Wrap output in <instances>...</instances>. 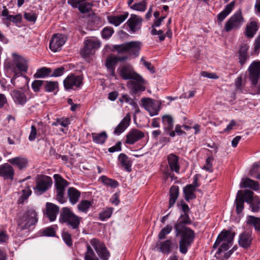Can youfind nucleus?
<instances>
[{"instance_id": "f257e3e1", "label": "nucleus", "mask_w": 260, "mask_h": 260, "mask_svg": "<svg viewBox=\"0 0 260 260\" xmlns=\"http://www.w3.org/2000/svg\"><path fill=\"white\" fill-rule=\"evenodd\" d=\"M235 234L229 231H223L218 236L214 243L213 248H216L219 246L217 251L215 254L216 258L220 260H224L230 256L231 251H228L232 246Z\"/></svg>"}, {"instance_id": "f03ea898", "label": "nucleus", "mask_w": 260, "mask_h": 260, "mask_svg": "<svg viewBox=\"0 0 260 260\" xmlns=\"http://www.w3.org/2000/svg\"><path fill=\"white\" fill-rule=\"evenodd\" d=\"M82 218L74 214L71 210L68 207L62 208L59 216V222L65 224L70 229L75 233H79V226Z\"/></svg>"}, {"instance_id": "7ed1b4c3", "label": "nucleus", "mask_w": 260, "mask_h": 260, "mask_svg": "<svg viewBox=\"0 0 260 260\" xmlns=\"http://www.w3.org/2000/svg\"><path fill=\"white\" fill-rule=\"evenodd\" d=\"M174 232L176 237H180L179 241L180 252L185 254L187 253L188 248L193 242L195 238V233L189 228L174 230Z\"/></svg>"}, {"instance_id": "20e7f679", "label": "nucleus", "mask_w": 260, "mask_h": 260, "mask_svg": "<svg viewBox=\"0 0 260 260\" xmlns=\"http://www.w3.org/2000/svg\"><path fill=\"white\" fill-rule=\"evenodd\" d=\"M37 222V214L33 209H28L23 214H19L17 219V225L21 230L29 229Z\"/></svg>"}, {"instance_id": "39448f33", "label": "nucleus", "mask_w": 260, "mask_h": 260, "mask_svg": "<svg viewBox=\"0 0 260 260\" xmlns=\"http://www.w3.org/2000/svg\"><path fill=\"white\" fill-rule=\"evenodd\" d=\"M141 42L139 41H131L120 45L113 46V49L118 53H127L129 56L137 57L139 54Z\"/></svg>"}, {"instance_id": "423d86ee", "label": "nucleus", "mask_w": 260, "mask_h": 260, "mask_svg": "<svg viewBox=\"0 0 260 260\" xmlns=\"http://www.w3.org/2000/svg\"><path fill=\"white\" fill-rule=\"evenodd\" d=\"M53 177L56 192V199L60 203L63 204L67 200L65 197V191L69 182L59 174L54 175Z\"/></svg>"}, {"instance_id": "0eeeda50", "label": "nucleus", "mask_w": 260, "mask_h": 260, "mask_svg": "<svg viewBox=\"0 0 260 260\" xmlns=\"http://www.w3.org/2000/svg\"><path fill=\"white\" fill-rule=\"evenodd\" d=\"M244 18L241 11H237L225 22L224 29L226 32L239 29L244 23Z\"/></svg>"}, {"instance_id": "6e6552de", "label": "nucleus", "mask_w": 260, "mask_h": 260, "mask_svg": "<svg viewBox=\"0 0 260 260\" xmlns=\"http://www.w3.org/2000/svg\"><path fill=\"white\" fill-rule=\"evenodd\" d=\"M36 185L34 188V192L41 195L48 190L52 184L51 177L42 175H38L36 178Z\"/></svg>"}, {"instance_id": "1a4fd4ad", "label": "nucleus", "mask_w": 260, "mask_h": 260, "mask_svg": "<svg viewBox=\"0 0 260 260\" xmlns=\"http://www.w3.org/2000/svg\"><path fill=\"white\" fill-rule=\"evenodd\" d=\"M120 76L124 80L133 79L139 82H143V78L137 74L130 65H125L118 69Z\"/></svg>"}, {"instance_id": "9d476101", "label": "nucleus", "mask_w": 260, "mask_h": 260, "mask_svg": "<svg viewBox=\"0 0 260 260\" xmlns=\"http://www.w3.org/2000/svg\"><path fill=\"white\" fill-rule=\"evenodd\" d=\"M157 250L163 254L168 255L174 249H177L178 245L176 242L170 238L165 240L158 241L156 245Z\"/></svg>"}, {"instance_id": "9b49d317", "label": "nucleus", "mask_w": 260, "mask_h": 260, "mask_svg": "<svg viewBox=\"0 0 260 260\" xmlns=\"http://www.w3.org/2000/svg\"><path fill=\"white\" fill-rule=\"evenodd\" d=\"M90 243L102 259H108L110 253L102 242L96 239L93 238L90 240Z\"/></svg>"}, {"instance_id": "f8f14e48", "label": "nucleus", "mask_w": 260, "mask_h": 260, "mask_svg": "<svg viewBox=\"0 0 260 260\" xmlns=\"http://www.w3.org/2000/svg\"><path fill=\"white\" fill-rule=\"evenodd\" d=\"M83 78L81 76L71 74L68 75L63 81L64 88L67 90L80 87L82 84Z\"/></svg>"}, {"instance_id": "ddd939ff", "label": "nucleus", "mask_w": 260, "mask_h": 260, "mask_svg": "<svg viewBox=\"0 0 260 260\" xmlns=\"http://www.w3.org/2000/svg\"><path fill=\"white\" fill-rule=\"evenodd\" d=\"M84 44V47L81 51V54L84 57L92 54L93 50L98 49L101 46L99 41L93 38L86 40Z\"/></svg>"}, {"instance_id": "4468645a", "label": "nucleus", "mask_w": 260, "mask_h": 260, "mask_svg": "<svg viewBox=\"0 0 260 260\" xmlns=\"http://www.w3.org/2000/svg\"><path fill=\"white\" fill-rule=\"evenodd\" d=\"M66 41L67 38L64 35L59 34H54L50 42L49 48L54 52L59 51Z\"/></svg>"}, {"instance_id": "2eb2a0df", "label": "nucleus", "mask_w": 260, "mask_h": 260, "mask_svg": "<svg viewBox=\"0 0 260 260\" xmlns=\"http://www.w3.org/2000/svg\"><path fill=\"white\" fill-rule=\"evenodd\" d=\"M141 101L142 106L149 113L151 116L158 114L159 108L154 100L146 98H142Z\"/></svg>"}, {"instance_id": "dca6fc26", "label": "nucleus", "mask_w": 260, "mask_h": 260, "mask_svg": "<svg viewBox=\"0 0 260 260\" xmlns=\"http://www.w3.org/2000/svg\"><path fill=\"white\" fill-rule=\"evenodd\" d=\"M145 137L144 133L138 129H132L125 136V143L133 145Z\"/></svg>"}, {"instance_id": "f3484780", "label": "nucleus", "mask_w": 260, "mask_h": 260, "mask_svg": "<svg viewBox=\"0 0 260 260\" xmlns=\"http://www.w3.org/2000/svg\"><path fill=\"white\" fill-rule=\"evenodd\" d=\"M86 0H68V3L73 8H78L79 11L83 14L90 11L92 5L85 2Z\"/></svg>"}, {"instance_id": "a211bd4d", "label": "nucleus", "mask_w": 260, "mask_h": 260, "mask_svg": "<svg viewBox=\"0 0 260 260\" xmlns=\"http://www.w3.org/2000/svg\"><path fill=\"white\" fill-rule=\"evenodd\" d=\"M11 95L17 105L23 106L27 101L26 93L23 91L14 89L12 91Z\"/></svg>"}, {"instance_id": "6ab92c4d", "label": "nucleus", "mask_w": 260, "mask_h": 260, "mask_svg": "<svg viewBox=\"0 0 260 260\" xmlns=\"http://www.w3.org/2000/svg\"><path fill=\"white\" fill-rule=\"evenodd\" d=\"M13 62L16 67L15 68H17L20 72H26L28 69L27 61L23 57L15 53L13 54Z\"/></svg>"}, {"instance_id": "aec40b11", "label": "nucleus", "mask_w": 260, "mask_h": 260, "mask_svg": "<svg viewBox=\"0 0 260 260\" xmlns=\"http://www.w3.org/2000/svg\"><path fill=\"white\" fill-rule=\"evenodd\" d=\"M14 173V169L10 164L5 163L0 166V176L5 179H10L12 181Z\"/></svg>"}, {"instance_id": "412c9836", "label": "nucleus", "mask_w": 260, "mask_h": 260, "mask_svg": "<svg viewBox=\"0 0 260 260\" xmlns=\"http://www.w3.org/2000/svg\"><path fill=\"white\" fill-rule=\"evenodd\" d=\"M248 70L251 82H255L258 81L260 75V62H253L249 67Z\"/></svg>"}, {"instance_id": "4be33fe9", "label": "nucleus", "mask_w": 260, "mask_h": 260, "mask_svg": "<svg viewBox=\"0 0 260 260\" xmlns=\"http://www.w3.org/2000/svg\"><path fill=\"white\" fill-rule=\"evenodd\" d=\"M142 21V19L141 18L136 15L132 14L126 23L130 30L133 32H135L140 29Z\"/></svg>"}, {"instance_id": "5701e85b", "label": "nucleus", "mask_w": 260, "mask_h": 260, "mask_svg": "<svg viewBox=\"0 0 260 260\" xmlns=\"http://www.w3.org/2000/svg\"><path fill=\"white\" fill-rule=\"evenodd\" d=\"M162 121L166 134L171 137H175V132H171L173 127V119L170 115H164L162 117Z\"/></svg>"}, {"instance_id": "b1692460", "label": "nucleus", "mask_w": 260, "mask_h": 260, "mask_svg": "<svg viewBox=\"0 0 260 260\" xmlns=\"http://www.w3.org/2000/svg\"><path fill=\"white\" fill-rule=\"evenodd\" d=\"M131 121L129 113L126 114L120 122L115 128L113 133L117 136L122 133L129 125Z\"/></svg>"}, {"instance_id": "393cba45", "label": "nucleus", "mask_w": 260, "mask_h": 260, "mask_svg": "<svg viewBox=\"0 0 260 260\" xmlns=\"http://www.w3.org/2000/svg\"><path fill=\"white\" fill-rule=\"evenodd\" d=\"M8 161L12 165L15 166L19 170H23L27 167L28 160L27 158L23 156H17L10 158Z\"/></svg>"}, {"instance_id": "a878e982", "label": "nucleus", "mask_w": 260, "mask_h": 260, "mask_svg": "<svg viewBox=\"0 0 260 260\" xmlns=\"http://www.w3.org/2000/svg\"><path fill=\"white\" fill-rule=\"evenodd\" d=\"M191 221L189 218L188 214H181L174 225V230H178L181 229L188 228L186 226V224H190Z\"/></svg>"}, {"instance_id": "bb28decb", "label": "nucleus", "mask_w": 260, "mask_h": 260, "mask_svg": "<svg viewBox=\"0 0 260 260\" xmlns=\"http://www.w3.org/2000/svg\"><path fill=\"white\" fill-rule=\"evenodd\" d=\"M167 160L171 170L179 173L180 170L179 157L173 153H171L168 155Z\"/></svg>"}, {"instance_id": "cd10ccee", "label": "nucleus", "mask_w": 260, "mask_h": 260, "mask_svg": "<svg viewBox=\"0 0 260 260\" xmlns=\"http://www.w3.org/2000/svg\"><path fill=\"white\" fill-rule=\"evenodd\" d=\"M251 241V235L249 232H244L240 235L238 242L242 247L248 248L250 246Z\"/></svg>"}, {"instance_id": "c85d7f7f", "label": "nucleus", "mask_w": 260, "mask_h": 260, "mask_svg": "<svg viewBox=\"0 0 260 260\" xmlns=\"http://www.w3.org/2000/svg\"><path fill=\"white\" fill-rule=\"evenodd\" d=\"M59 212V207L53 203H47L46 214L49 220L54 221Z\"/></svg>"}, {"instance_id": "c756f323", "label": "nucleus", "mask_w": 260, "mask_h": 260, "mask_svg": "<svg viewBox=\"0 0 260 260\" xmlns=\"http://www.w3.org/2000/svg\"><path fill=\"white\" fill-rule=\"evenodd\" d=\"M128 16V13L124 12L123 14L117 16H110L108 17V19L111 24L115 26H119L121 23L124 22Z\"/></svg>"}, {"instance_id": "7c9ffc66", "label": "nucleus", "mask_w": 260, "mask_h": 260, "mask_svg": "<svg viewBox=\"0 0 260 260\" xmlns=\"http://www.w3.org/2000/svg\"><path fill=\"white\" fill-rule=\"evenodd\" d=\"M240 186L241 188L248 187L254 190H258L260 188L258 182L249 178H243Z\"/></svg>"}, {"instance_id": "2f4dec72", "label": "nucleus", "mask_w": 260, "mask_h": 260, "mask_svg": "<svg viewBox=\"0 0 260 260\" xmlns=\"http://www.w3.org/2000/svg\"><path fill=\"white\" fill-rule=\"evenodd\" d=\"M68 197L72 205L76 204L80 197V192L74 187H69L68 189Z\"/></svg>"}, {"instance_id": "473e14b6", "label": "nucleus", "mask_w": 260, "mask_h": 260, "mask_svg": "<svg viewBox=\"0 0 260 260\" xmlns=\"http://www.w3.org/2000/svg\"><path fill=\"white\" fill-rule=\"evenodd\" d=\"M117 63L116 57L114 56L109 57L106 60V67L108 70L110 76L115 77V69Z\"/></svg>"}, {"instance_id": "72a5a7b5", "label": "nucleus", "mask_w": 260, "mask_h": 260, "mask_svg": "<svg viewBox=\"0 0 260 260\" xmlns=\"http://www.w3.org/2000/svg\"><path fill=\"white\" fill-rule=\"evenodd\" d=\"M235 2H232L227 5L224 10L217 15V20L218 22L221 23L230 14L234 9Z\"/></svg>"}, {"instance_id": "f704fd0d", "label": "nucleus", "mask_w": 260, "mask_h": 260, "mask_svg": "<svg viewBox=\"0 0 260 260\" xmlns=\"http://www.w3.org/2000/svg\"><path fill=\"white\" fill-rule=\"evenodd\" d=\"M179 194V187L178 186H172L170 189V199L169 207H172L175 204Z\"/></svg>"}, {"instance_id": "c9c22d12", "label": "nucleus", "mask_w": 260, "mask_h": 260, "mask_svg": "<svg viewBox=\"0 0 260 260\" xmlns=\"http://www.w3.org/2000/svg\"><path fill=\"white\" fill-rule=\"evenodd\" d=\"M245 200L244 199L243 194L241 190H239L237 192L236 202V212L237 214H240L244 208V204Z\"/></svg>"}, {"instance_id": "e433bc0d", "label": "nucleus", "mask_w": 260, "mask_h": 260, "mask_svg": "<svg viewBox=\"0 0 260 260\" xmlns=\"http://www.w3.org/2000/svg\"><path fill=\"white\" fill-rule=\"evenodd\" d=\"M196 188L191 185H187L183 189V192L185 194V199L187 201L194 199L196 198L194 194Z\"/></svg>"}, {"instance_id": "4c0bfd02", "label": "nucleus", "mask_w": 260, "mask_h": 260, "mask_svg": "<svg viewBox=\"0 0 260 260\" xmlns=\"http://www.w3.org/2000/svg\"><path fill=\"white\" fill-rule=\"evenodd\" d=\"M91 136L93 142L99 144H104L107 138V135L105 132L99 134L92 133Z\"/></svg>"}, {"instance_id": "58836bf2", "label": "nucleus", "mask_w": 260, "mask_h": 260, "mask_svg": "<svg viewBox=\"0 0 260 260\" xmlns=\"http://www.w3.org/2000/svg\"><path fill=\"white\" fill-rule=\"evenodd\" d=\"M258 30L257 24L254 21H252L246 26V36L249 38H252Z\"/></svg>"}, {"instance_id": "ea45409f", "label": "nucleus", "mask_w": 260, "mask_h": 260, "mask_svg": "<svg viewBox=\"0 0 260 260\" xmlns=\"http://www.w3.org/2000/svg\"><path fill=\"white\" fill-rule=\"evenodd\" d=\"M119 160L121 165L124 168L127 172L131 171V163L128 160V157L124 153H121L119 155Z\"/></svg>"}, {"instance_id": "a19ab883", "label": "nucleus", "mask_w": 260, "mask_h": 260, "mask_svg": "<svg viewBox=\"0 0 260 260\" xmlns=\"http://www.w3.org/2000/svg\"><path fill=\"white\" fill-rule=\"evenodd\" d=\"M51 70L50 68L43 67L37 71V72L34 75L35 78H44L49 76H50Z\"/></svg>"}, {"instance_id": "79ce46f5", "label": "nucleus", "mask_w": 260, "mask_h": 260, "mask_svg": "<svg viewBox=\"0 0 260 260\" xmlns=\"http://www.w3.org/2000/svg\"><path fill=\"white\" fill-rule=\"evenodd\" d=\"M84 260H99L91 247L88 244L86 245V251L84 254Z\"/></svg>"}, {"instance_id": "37998d69", "label": "nucleus", "mask_w": 260, "mask_h": 260, "mask_svg": "<svg viewBox=\"0 0 260 260\" xmlns=\"http://www.w3.org/2000/svg\"><path fill=\"white\" fill-rule=\"evenodd\" d=\"M44 89L46 92H52L58 87V83L57 81H44Z\"/></svg>"}, {"instance_id": "c03bdc74", "label": "nucleus", "mask_w": 260, "mask_h": 260, "mask_svg": "<svg viewBox=\"0 0 260 260\" xmlns=\"http://www.w3.org/2000/svg\"><path fill=\"white\" fill-rule=\"evenodd\" d=\"M172 231V226L170 224H167L163 228L158 234V238L159 240H164L166 236L169 235Z\"/></svg>"}, {"instance_id": "a18cd8bd", "label": "nucleus", "mask_w": 260, "mask_h": 260, "mask_svg": "<svg viewBox=\"0 0 260 260\" xmlns=\"http://www.w3.org/2000/svg\"><path fill=\"white\" fill-rule=\"evenodd\" d=\"M113 208L112 207L106 208L99 214V219L102 221H105L109 218L113 213Z\"/></svg>"}, {"instance_id": "49530a36", "label": "nucleus", "mask_w": 260, "mask_h": 260, "mask_svg": "<svg viewBox=\"0 0 260 260\" xmlns=\"http://www.w3.org/2000/svg\"><path fill=\"white\" fill-rule=\"evenodd\" d=\"M91 206V203L87 200H82L77 206L78 209L82 212L87 213Z\"/></svg>"}, {"instance_id": "de8ad7c7", "label": "nucleus", "mask_w": 260, "mask_h": 260, "mask_svg": "<svg viewBox=\"0 0 260 260\" xmlns=\"http://www.w3.org/2000/svg\"><path fill=\"white\" fill-rule=\"evenodd\" d=\"M101 179L105 185L110 186L114 188L117 187L119 184L117 181L108 178L105 176H102L101 177Z\"/></svg>"}, {"instance_id": "09e8293b", "label": "nucleus", "mask_w": 260, "mask_h": 260, "mask_svg": "<svg viewBox=\"0 0 260 260\" xmlns=\"http://www.w3.org/2000/svg\"><path fill=\"white\" fill-rule=\"evenodd\" d=\"M247 222L253 225L256 230L260 231V218L249 216L247 217Z\"/></svg>"}, {"instance_id": "8fccbe9b", "label": "nucleus", "mask_w": 260, "mask_h": 260, "mask_svg": "<svg viewBox=\"0 0 260 260\" xmlns=\"http://www.w3.org/2000/svg\"><path fill=\"white\" fill-rule=\"evenodd\" d=\"M70 124V121L68 118H57L56 120L52 123V125L54 126H58L59 125L62 127H66Z\"/></svg>"}, {"instance_id": "3c124183", "label": "nucleus", "mask_w": 260, "mask_h": 260, "mask_svg": "<svg viewBox=\"0 0 260 260\" xmlns=\"http://www.w3.org/2000/svg\"><path fill=\"white\" fill-rule=\"evenodd\" d=\"M146 2L143 1L140 3H137L131 6V8L138 11L144 12L146 9Z\"/></svg>"}, {"instance_id": "603ef678", "label": "nucleus", "mask_w": 260, "mask_h": 260, "mask_svg": "<svg viewBox=\"0 0 260 260\" xmlns=\"http://www.w3.org/2000/svg\"><path fill=\"white\" fill-rule=\"evenodd\" d=\"M31 194V190L29 187H27L22 190V194L19 199V203H22L24 200H26Z\"/></svg>"}, {"instance_id": "864d4df0", "label": "nucleus", "mask_w": 260, "mask_h": 260, "mask_svg": "<svg viewBox=\"0 0 260 260\" xmlns=\"http://www.w3.org/2000/svg\"><path fill=\"white\" fill-rule=\"evenodd\" d=\"M249 204L252 212H257L260 210V200L258 198L254 199Z\"/></svg>"}, {"instance_id": "5fc2aeb1", "label": "nucleus", "mask_w": 260, "mask_h": 260, "mask_svg": "<svg viewBox=\"0 0 260 260\" xmlns=\"http://www.w3.org/2000/svg\"><path fill=\"white\" fill-rule=\"evenodd\" d=\"M150 29V34L153 36L157 35L160 41H163L165 39L166 35L162 30H157L155 28H152Z\"/></svg>"}, {"instance_id": "6e6d98bb", "label": "nucleus", "mask_w": 260, "mask_h": 260, "mask_svg": "<svg viewBox=\"0 0 260 260\" xmlns=\"http://www.w3.org/2000/svg\"><path fill=\"white\" fill-rule=\"evenodd\" d=\"M131 87L134 93H137L138 91H142L145 89L143 85L135 82H131Z\"/></svg>"}, {"instance_id": "4d7b16f0", "label": "nucleus", "mask_w": 260, "mask_h": 260, "mask_svg": "<svg viewBox=\"0 0 260 260\" xmlns=\"http://www.w3.org/2000/svg\"><path fill=\"white\" fill-rule=\"evenodd\" d=\"M62 238L68 246H71L72 245L71 235L68 232H63L62 233Z\"/></svg>"}, {"instance_id": "13d9d810", "label": "nucleus", "mask_w": 260, "mask_h": 260, "mask_svg": "<svg viewBox=\"0 0 260 260\" xmlns=\"http://www.w3.org/2000/svg\"><path fill=\"white\" fill-rule=\"evenodd\" d=\"M253 192L252 191L249 190H245L244 191V194H243L245 201L247 203L251 202V201H252L254 199L256 198H253Z\"/></svg>"}, {"instance_id": "bf43d9fd", "label": "nucleus", "mask_w": 260, "mask_h": 260, "mask_svg": "<svg viewBox=\"0 0 260 260\" xmlns=\"http://www.w3.org/2000/svg\"><path fill=\"white\" fill-rule=\"evenodd\" d=\"M42 85H44V81L36 80L32 82L31 87L33 90L37 92L40 91V88Z\"/></svg>"}, {"instance_id": "052dcab7", "label": "nucleus", "mask_w": 260, "mask_h": 260, "mask_svg": "<svg viewBox=\"0 0 260 260\" xmlns=\"http://www.w3.org/2000/svg\"><path fill=\"white\" fill-rule=\"evenodd\" d=\"M113 32V29L111 27H106L103 29L101 34L104 39H108L112 36Z\"/></svg>"}, {"instance_id": "680f3d73", "label": "nucleus", "mask_w": 260, "mask_h": 260, "mask_svg": "<svg viewBox=\"0 0 260 260\" xmlns=\"http://www.w3.org/2000/svg\"><path fill=\"white\" fill-rule=\"evenodd\" d=\"M213 160V158L209 157L206 159V164L204 166L203 169L206 170L207 171L209 172H213V168H212V161Z\"/></svg>"}, {"instance_id": "e2e57ef3", "label": "nucleus", "mask_w": 260, "mask_h": 260, "mask_svg": "<svg viewBox=\"0 0 260 260\" xmlns=\"http://www.w3.org/2000/svg\"><path fill=\"white\" fill-rule=\"evenodd\" d=\"M24 18L30 22H35L37 20V15L33 12H26L24 14Z\"/></svg>"}, {"instance_id": "0e129e2a", "label": "nucleus", "mask_w": 260, "mask_h": 260, "mask_svg": "<svg viewBox=\"0 0 260 260\" xmlns=\"http://www.w3.org/2000/svg\"><path fill=\"white\" fill-rule=\"evenodd\" d=\"M8 20L12 21L14 23H18L21 21L22 17L20 14L16 15H10L6 18Z\"/></svg>"}, {"instance_id": "69168bd1", "label": "nucleus", "mask_w": 260, "mask_h": 260, "mask_svg": "<svg viewBox=\"0 0 260 260\" xmlns=\"http://www.w3.org/2000/svg\"><path fill=\"white\" fill-rule=\"evenodd\" d=\"M141 61L142 62L144 66L152 73H155L154 67L152 65L151 62L146 61L143 57L141 58Z\"/></svg>"}, {"instance_id": "338daca9", "label": "nucleus", "mask_w": 260, "mask_h": 260, "mask_svg": "<svg viewBox=\"0 0 260 260\" xmlns=\"http://www.w3.org/2000/svg\"><path fill=\"white\" fill-rule=\"evenodd\" d=\"M64 71V68L63 67H60L55 69L54 70L53 73L50 75L51 77H59L63 75Z\"/></svg>"}, {"instance_id": "774afa93", "label": "nucleus", "mask_w": 260, "mask_h": 260, "mask_svg": "<svg viewBox=\"0 0 260 260\" xmlns=\"http://www.w3.org/2000/svg\"><path fill=\"white\" fill-rule=\"evenodd\" d=\"M121 150V143L118 141L116 143L115 145L109 148L108 151L111 153L114 152L115 151H119Z\"/></svg>"}]
</instances>
